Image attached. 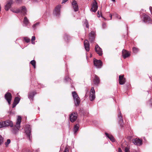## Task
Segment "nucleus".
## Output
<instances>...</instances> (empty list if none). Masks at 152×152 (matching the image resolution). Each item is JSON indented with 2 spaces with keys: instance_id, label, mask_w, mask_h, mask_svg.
Segmentation results:
<instances>
[{
  "instance_id": "1",
  "label": "nucleus",
  "mask_w": 152,
  "mask_h": 152,
  "mask_svg": "<svg viewBox=\"0 0 152 152\" xmlns=\"http://www.w3.org/2000/svg\"><path fill=\"white\" fill-rule=\"evenodd\" d=\"M21 120V117L20 116H18L17 119L16 124L14 126H13V123L10 120H7L3 122L4 126H10L11 127H13L12 128V132L14 133L15 134L20 129Z\"/></svg>"
},
{
  "instance_id": "2",
  "label": "nucleus",
  "mask_w": 152,
  "mask_h": 152,
  "mask_svg": "<svg viewBox=\"0 0 152 152\" xmlns=\"http://www.w3.org/2000/svg\"><path fill=\"white\" fill-rule=\"evenodd\" d=\"M98 7L97 3L96 0H94L92 4L91 11L94 12H96Z\"/></svg>"
},
{
  "instance_id": "3",
  "label": "nucleus",
  "mask_w": 152,
  "mask_h": 152,
  "mask_svg": "<svg viewBox=\"0 0 152 152\" xmlns=\"http://www.w3.org/2000/svg\"><path fill=\"white\" fill-rule=\"evenodd\" d=\"M4 97L7 101L8 104H10L12 99V95L10 93L7 92L4 95Z\"/></svg>"
},
{
  "instance_id": "4",
  "label": "nucleus",
  "mask_w": 152,
  "mask_h": 152,
  "mask_svg": "<svg viewBox=\"0 0 152 152\" xmlns=\"http://www.w3.org/2000/svg\"><path fill=\"white\" fill-rule=\"evenodd\" d=\"M143 21L145 23H151V18L145 14H143Z\"/></svg>"
},
{
  "instance_id": "5",
  "label": "nucleus",
  "mask_w": 152,
  "mask_h": 152,
  "mask_svg": "<svg viewBox=\"0 0 152 152\" xmlns=\"http://www.w3.org/2000/svg\"><path fill=\"white\" fill-rule=\"evenodd\" d=\"M94 66L97 68H100L102 65V61L100 60L96 59L94 60Z\"/></svg>"
},
{
  "instance_id": "6",
  "label": "nucleus",
  "mask_w": 152,
  "mask_h": 152,
  "mask_svg": "<svg viewBox=\"0 0 152 152\" xmlns=\"http://www.w3.org/2000/svg\"><path fill=\"white\" fill-rule=\"evenodd\" d=\"M95 98V91L94 88L92 87L91 88L90 95V99L91 101L93 100Z\"/></svg>"
},
{
  "instance_id": "7",
  "label": "nucleus",
  "mask_w": 152,
  "mask_h": 152,
  "mask_svg": "<svg viewBox=\"0 0 152 152\" xmlns=\"http://www.w3.org/2000/svg\"><path fill=\"white\" fill-rule=\"evenodd\" d=\"M132 142L134 145H137L140 146L142 144V140L137 138H136L135 139L132 140Z\"/></svg>"
},
{
  "instance_id": "8",
  "label": "nucleus",
  "mask_w": 152,
  "mask_h": 152,
  "mask_svg": "<svg viewBox=\"0 0 152 152\" xmlns=\"http://www.w3.org/2000/svg\"><path fill=\"white\" fill-rule=\"evenodd\" d=\"M31 129L30 127H26L25 129V132L27 137L29 140L31 141L32 139V136H31Z\"/></svg>"
},
{
  "instance_id": "9",
  "label": "nucleus",
  "mask_w": 152,
  "mask_h": 152,
  "mask_svg": "<svg viewBox=\"0 0 152 152\" xmlns=\"http://www.w3.org/2000/svg\"><path fill=\"white\" fill-rule=\"evenodd\" d=\"M126 82V78L124 77V75H120L119 76V83L120 85H123Z\"/></svg>"
},
{
  "instance_id": "10",
  "label": "nucleus",
  "mask_w": 152,
  "mask_h": 152,
  "mask_svg": "<svg viewBox=\"0 0 152 152\" xmlns=\"http://www.w3.org/2000/svg\"><path fill=\"white\" fill-rule=\"evenodd\" d=\"M95 34V32L93 31H91L90 33L89 34V40L91 42H93L94 39Z\"/></svg>"
},
{
  "instance_id": "11",
  "label": "nucleus",
  "mask_w": 152,
  "mask_h": 152,
  "mask_svg": "<svg viewBox=\"0 0 152 152\" xmlns=\"http://www.w3.org/2000/svg\"><path fill=\"white\" fill-rule=\"evenodd\" d=\"M95 50V51L99 56H101L102 55L103 53L102 49L98 45H96Z\"/></svg>"
},
{
  "instance_id": "12",
  "label": "nucleus",
  "mask_w": 152,
  "mask_h": 152,
  "mask_svg": "<svg viewBox=\"0 0 152 152\" xmlns=\"http://www.w3.org/2000/svg\"><path fill=\"white\" fill-rule=\"evenodd\" d=\"M77 114L76 113H72L70 116V120L71 122H74L75 121L77 118Z\"/></svg>"
},
{
  "instance_id": "13",
  "label": "nucleus",
  "mask_w": 152,
  "mask_h": 152,
  "mask_svg": "<svg viewBox=\"0 0 152 152\" xmlns=\"http://www.w3.org/2000/svg\"><path fill=\"white\" fill-rule=\"evenodd\" d=\"M61 7V5H58L55 9L54 13L57 16L59 15L60 14Z\"/></svg>"
},
{
  "instance_id": "14",
  "label": "nucleus",
  "mask_w": 152,
  "mask_h": 152,
  "mask_svg": "<svg viewBox=\"0 0 152 152\" xmlns=\"http://www.w3.org/2000/svg\"><path fill=\"white\" fill-rule=\"evenodd\" d=\"M122 53L123 57L124 59L128 57L130 55V53L125 50H123L122 51Z\"/></svg>"
},
{
  "instance_id": "15",
  "label": "nucleus",
  "mask_w": 152,
  "mask_h": 152,
  "mask_svg": "<svg viewBox=\"0 0 152 152\" xmlns=\"http://www.w3.org/2000/svg\"><path fill=\"white\" fill-rule=\"evenodd\" d=\"M85 48L86 50L88 51L89 50V44L88 41L87 39H85L84 42Z\"/></svg>"
},
{
  "instance_id": "16",
  "label": "nucleus",
  "mask_w": 152,
  "mask_h": 152,
  "mask_svg": "<svg viewBox=\"0 0 152 152\" xmlns=\"http://www.w3.org/2000/svg\"><path fill=\"white\" fill-rule=\"evenodd\" d=\"M72 4L75 11V12L77 11L78 10V7L76 1L75 0L73 1L72 3Z\"/></svg>"
},
{
  "instance_id": "17",
  "label": "nucleus",
  "mask_w": 152,
  "mask_h": 152,
  "mask_svg": "<svg viewBox=\"0 0 152 152\" xmlns=\"http://www.w3.org/2000/svg\"><path fill=\"white\" fill-rule=\"evenodd\" d=\"M20 100V99L18 97H16L15 98L12 104V108H14L16 106V105L19 102Z\"/></svg>"
},
{
  "instance_id": "18",
  "label": "nucleus",
  "mask_w": 152,
  "mask_h": 152,
  "mask_svg": "<svg viewBox=\"0 0 152 152\" xmlns=\"http://www.w3.org/2000/svg\"><path fill=\"white\" fill-rule=\"evenodd\" d=\"M13 3V1L12 0H9L7 4L5 6V10H8L10 8L11 4Z\"/></svg>"
},
{
  "instance_id": "19",
  "label": "nucleus",
  "mask_w": 152,
  "mask_h": 152,
  "mask_svg": "<svg viewBox=\"0 0 152 152\" xmlns=\"http://www.w3.org/2000/svg\"><path fill=\"white\" fill-rule=\"evenodd\" d=\"M105 134L106 136L110 140L113 142H114L115 141V139L113 136L110 134H108V133L105 132Z\"/></svg>"
},
{
  "instance_id": "20",
  "label": "nucleus",
  "mask_w": 152,
  "mask_h": 152,
  "mask_svg": "<svg viewBox=\"0 0 152 152\" xmlns=\"http://www.w3.org/2000/svg\"><path fill=\"white\" fill-rule=\"evenodd\" d=\"M93 82L95 85H98L99 83L100 79L96 75H95Z\"/></svg>"
},
{
  "instance_id": "21",
  "label": "nucleus",
  "mask_w": 152,
  "mask_h": 152,
  "mask_svg": "<svg viewBox=\"0 0 152 152\" xmlns=\"http://www.w3.org/2000/svg\"><path fill=\"white\" fill-rule=\"evenodd\" d=\"M36 93L35 92H31L29 93L28 95V98L32 100H33L34 96Z\"/></svg>"
},
{
  "instance_id": "22",
  "label": "nucleus",
  "mask_w": 152,
  "mask_h": 152,
  "mask_svg": "<svg viewBox=\"0 0 152 152\" xmlns=\"http://www.w3.org/2000/svg\"><path fill=\"white\" fill-rule=\"evenodd\" d=\"M75 104L77 106H78L80 103V100L79 97L75 98L74 99Z\"/></svg>"
},
{
  "instance_id": "23",
  "label": "nucleus",
  "mask_w": 152,
  "mask_h": 152,
  "mask_svg": "<svg viewBox=\"0 0 152 152\" xmlns=\"http://www.w3.org/2000/svg\"><path fill=\"white\" fill-rule=\"evenodd\" d=\"M20 12H21L24 15H26L27 14L26 10V8L25 6H23L22 7L21 9V10H20Z\"/></svg>"
},
{
  "instance_id": "24",
  "label": "nucleus",
  "mask_w": 152,
  "mask_h": 152,
  "mask_svg": "<svg viewBox=\"0 0 152 152\" xmlns=\"http://www.w3.org/2000/svg\"><path fill=\"white\" fill-rule=\"evenodd\" d=\"M79 125L78 124H76L75 126L73 129L75 133H76L78 131L79 129Z\"/></svg>"
},
{
  "instance_id": "25",
  "label": "nucleus",
  "mask_w": 152,
  "mask_h": 152,
  "mask_svg": "<svg viewBox=\"0 0 152 152\" xmlns=\"http://www.w3.org/2000/svg\"><path fill=\"white\" fill-rule=\"evenodd\" d=\"M23 23L27 26L29 23V20L26 17H25L23 20Z\"/></svg>"
},
{
  "instance_id": "26",
  "label": "nucleus",
  "mask_w": 152,
  "mask_h": 152,
  "mask_svg": "<svg viewBox=\"0 0 152 152\" xmlns=\"http://www.w3.org/2000/svg\"><path fill=\"white\" fill-rule=\"evenodd\" d=\"M118 118L119 119V122H122L123 121L122 116L121 115V111L118 114Z\"/></svg>"
},
{
  "instance_id": "27",
  "label": "nucleus",
  "mask_w": 152,
  "mask_h": 152,
  "mask_svg": "<svg viewBox=\"0 0 152 152\" xmlns=\"http://www.w3.org/2000/svg\"><path fill=\"white\" fill-rule=\"evenodd\" d=\"M72 95L74 99L79 97L77 93L75 91H74L72 92Z\"/></svg>"
},
{
  "instance_id": "28",
  "label": "nucleus",
  "mask_w": 152,
  "mask_h": 152,
  "mask_svg": "<svg viewBox=\"0 0 152 152\" xmlns=\"http://www.w3.org/2000/svg\"><path fill=\"white\" fill-rule=\"evenodd\" d=\"M132 50L133 52L135 53H137L139 51L138 48L135 47H133V48Z\"/></svg>"
},
{
  "instance_id": "29",
  "label": "nucleus",
  "mask_w": 152,
  "mask_h": 152,
  "mask_svg": "<svg viewBox=\"0 0 152 152\" xmlns=\"http://www.w3.org/2000/svg\"><path fill=\"white\" fill-rule=\"evenodd\" d=\"M30 64L33 66L34 68H36V61L34 60L31 61Z\"/></svg>"
},
{
  "instance_id": "30",
  "label": "nucleus",
  "mask_w": 152,
  "mask_h": 152,
  "mask_svg": "<svg viewBox=\"0 0 152 152\" xmlns=\"http://www.w3.org/2000/svg\"><path fill=\"white\" fill-rule=\"evenodd\" d=\"M24 40L27 43L29 42L30 41V39L29 38H28L27 37H24Z\"/></svg>"
},
{
  "instance_id": "31",
  "label": "nucleus",
  "mask_w": 152,
  "mask_h": 152,
  "mask_svg": "<svg viewBox=\"0 0 152 152\" xmlns=\"http://www.w3.org/2000/svg\"><path fill=\"white\" fill-rule=\"evenodd\" d=\"M3 142V138L0 135V145Z\"/></svg>"
},
{
  "instance_id": "32",
  "label": "nucleus",
  "mask_w": 152,
  "mask_h": 152,
  "mask_svg": "<svg viewBox=\"0 0 152 152\" xmlns=\"http://www.w3.org/2000/svg\"><path fill=\"white\" fill-rule=\"evenodd\" d=\"M35 39V36H33L32 37L31 39V43L33 44H35V42H34V40Z\"/></svg>"
},
{
  "instance_id": "33",
  "label": "nucleus",
  "mask_w": 152,
  "mask_h": 152,
  "mask_svg": "<svg viewBox=\"0 0 152 152\" xmlns=\"http://www.w3.org/2000/svg\"><path fill=\"white\" fill-rule=\"evenodd\" d=\"M10 139H7V142H5V145H6V147L7 146V145L10 143Z\"/></svg>"
},
{
  "instance_id": "34",
  "label": "nucleus",
  "mask_w": 152,
  "mask_h": 152,
  "mask_svg": "<svg viewBox=\"0 0 152 152\" xmlns=\"http://www.w3.org/2000/svg\"><path fill=\"white\" fill-rule=\"evenodd\" d=\"M12 11L14 12L18 13L20 12V10L19 9H17L16 10H12Z\"/></svg>"
},
{
  "instance_id": "35",
  "label": "nucleus",
  "mask_w": 152,
  "mask_h": 152,
  "mask_svg": "<svg viewBox=\"0 0 152 152\" xmlns=\"http://www.w3.org/2000/svg\"><path fill=\"white\" fill-rule=\"evenodd\" d=\"M39 24V23H36L33 25L32 27L34 30L35 29L36 27Z\"/></svg>"
},
{
  "instance_id": "36",
  "label": "nucleus",
  "mask_w": 152,
  "mask_h": 152,
  "mask_svg": "<svg viewBox=\"0 0 152 152\" xmlns=\"http://www.w3.org/2000/svg\"><path fill=\"white\" fill-rule=\"evenodd\" d=\"M84 24H85L86 27L88 28L89 27L88 23L87 20L85 21Z\"/></svg>"
},
{
  "instance_id": "37",
  "label": "nucleus",
  "mask_w": 152,
  "mask_h": 152,
  "mask_svg": "<svg viewBox=\"0 0 152 152\" xmlns=\"http://www.w3.org/2000/svg\"><path fill=\"white\" fill-rule=\"evenodd\" d=\"M124 151L125 152H130L129 148L127 147H126L124 149Z\"/></svg>"
},
{
  "instance_id": "38",
  "label": "nucleus",
  "mask_w": 152,
  "mask_h": 152,
  "mask_svg": "<svg viewBox=\"0 0 152 152\" xmlns=\"http://www.w3.org/2000/svg\"><path fill=\"white\" fill-rule=\"evenodd\" d=\"M119 124H120V126L121 127L124 126V124L123 123V121L122 122H119Z\"/></svg>"
},
{
  "instance_id": "39",
  "label": "nucleus",
  "mask_w": 152,
  "mask_h": 152,
  "mask_svg": "<svg viewBox=\"0 0 152 152\" xmlns=\"http://www.w3.org/2000/svg\"><path fill=\"white\" fill-rule=\"evenodd\" d=\"M4 124L3 122H0V128H2V127H4Z\"/></svg>"
},
{
  "instance_id": "40",
  "label": "nucleus",
  "mask_w": 152,
  "mask_h": 152,
  "mask_svg": "<svg viewBox=\"0 0 152 152\" xmlns=\"http://www.w3.org/2000/svg\"><path fill=\"white\" fill-rule=\"evenodd\" d=\"M69 37L68 35H65L64 39H65L66 40V39H67V40H68L69 39Z\"/></svg>"
},
{
  "instance_id": "41",
  "label": "nucleus",
  "mask_w": 152,
  "mask_h": 152,
  "mask_svg": "<svg viewBox=\"0 0 152 152\" xmlns=\"http://www.w3.org/2000/svg\"><path fill=\"white\" fill-rule=\"evenodd\" d=\"M16 3L18 4L21 3L22 2V0H16Z\"/></svg>"
},
{
  "instance_id": "42",
  "label": "nucleus",
  "mask_w": 152,
  "mask_h": 152,
  "mask_svg": "<svg viewBox=\"0 0 152 152\" xmlns=\"http://www.w3.org/2000/svg\"><path fill=\"white\" fill-rule=\"evenodd\" d=\"M69 149L67 148L66 147L63 152H69Z\"/></svg>"
},
{
  "instance_id": "43",
  "label": "nucleus",
  "mask_w": 152,
  "mask_h": 152,
  "mask_svg": "<svg viewBox=\"0 0 152 152\" xmlns=\"http://www.w3.org/2000/svg\"><path fill=\"white\" fill-rule=\"evenodd\" d=\"M115 16L116 17H117L119 19H121V17L119 15H118V14H115Z\"/></svg>"
},
{
  "instance_id": "44",
  "label": "nucleus",
  "mask_w": 152,
  "mask_h": 152,
  "mask_svg": "<svg viewBox=\"0 0 152 152\" xmlns=\"http://www.w3.org/2000/svg\"><path fill=\"white\" fill-rule=\"evenodd\" d=\"M102 26L103 28H105L106 27V24L104 23L102 24Z\"/></svg>"
},
{
  "instance_id": "45",
  "label": "nucleus",
  "mask_w": 152,
  "mask_h": 152,
  "mask_svg": "<svg viewBox=\"0 0 152 152\" xmlns=\"http://www.w3.org/2000/svg\"><path fill=\"white\" fill-rule=\"evenodd\" d=\"M149 10H150V11L151 13V14H152V7H149Z\"/></svg>"
},
{
  "instance_id": "46",
  "label": "nucleus",
  "mask_w": 152,
  "mask_h": 152,
  "mask_svg": "<svg viewBox=\"0 0 152 152\" xmlns=\"http://www.w3.org/2000/svg\"><path fill=\"white\" fill-rule=\"evenodd\" d=\"M118 152H122V151L120 148H118Z\"/></svg>"
},
{
  "instance_id": "47",
  "label": "nucleus",
  "mask_w": 152,
  "mask_h": 152,
  "mask_svg": "<svg viewBox=\"0 0 152 152\" xmlns=\"http://www.w3.org/2000/svg\"><path fill=\"white\" fill-rule=\"evenodd\" d=\"M68 0H63L62 2V3H64L65 2H66Z\"/></svg>"
},
{
  "instance_id": "48",
  "label": "nucleus",
  "mask_w": 152,
  "mask_h": 152,
  "mask_svg": "<svg viewBox=\"0 0 152 152\" xmlns=\"http://www.w3.org/2000/svg\"><path fill=\"white\" fill-rule=\"evenodd\" d=\"M150 103L151 104V105H152V98L150 99Z\"/></svg>"
},
{
  "instance_id": "49",
  "label": "nucleus",
  "mask_w": 152,
  "mask_h": 152,
  "mask_svg": "<svg viewBox=\"0 0 152 152\" xmlns=\"http://www.w3.org/2000/svg\"><path fill=\"white\" fill-rule=\"evenodd\" d=\"M110 19L111 20L112 19V15L111 14H110Z\"/></svg>"
},
{
  "instance_id": "50",
  "label": "nucleus",
  "mask_w": 152,
  "mask_h": 152,
  "mask_svg": "<svg viewBox=\"0 0 152 152\" xmlns=\"http://www.w3.org/2000/svg\"><path fill=\"white\" fill-rule=\"evenodd\" d=\"M26 152H31L30 150H28Z\"/></svg>"
},
{
  "instance_id": "51",
  "label": "nucleus",
  "mask_w": 152,
  "mask_h": 152,
  "mask_svg": "<svg viewBox=\"0 0 152 152\" xmlns=\"http://www.w3.org/2000/svg\"><path fill=\"white\" fill-rule=\"evenodd\" d=\"M41 0H34L35 1H41Z\"/></svg>"
},
{
  "instance_id": "52",
  "label": "nucleus",
  "mask_w": 152,
  "mask_h": 152,
  "mask_svg": "<svg viewBox=\"0 0 152 152\" xmlns=\"http://www.w3.org/2000/svg\"><path fill=\"white\" fill-rule=\"evenodd\" d=\"M98 15H99V11H98Z\"/></svg>"
}]
</instances>
